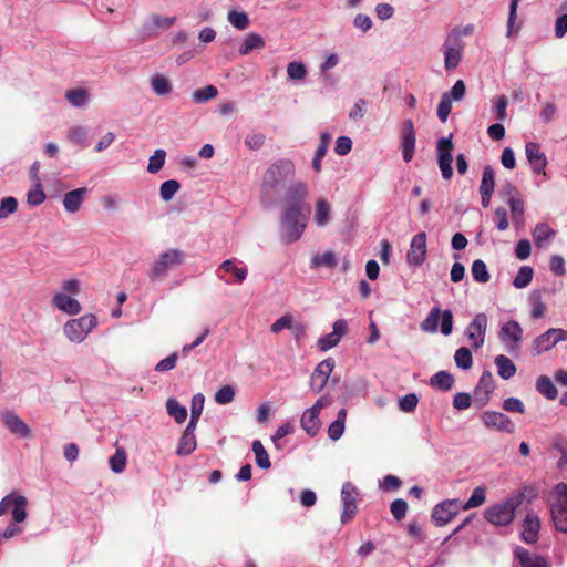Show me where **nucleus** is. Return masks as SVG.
<instances>
[{
  "label": "nucleus",
  "mask_w": 567,
  "mask_h": 567,
  "mask_svg": "<svg viewBox=\"0 0 567 567\" xmlns=\"http://www.w3.org/2000/svg\"><path fill=\"white\" fill-rule=\"evenodd\" d=\"M295 176L296 165L292 159L278 158L274 161L261 178L260 202L262 205H272Z\"/></svg>",
  "instance_id": "f257e3e1"
},
{
  "label": "nucleus",
  "mask_w": 567,
  "mask_h": 567,
  "mask_svg": "<svg viewBox=\"0 0 567 567\" xmlns=\"http://www.w3.org/2000/svg\"><path fill=\"white\" fill-rule=\"evenodd\" d=\"M309 207L287 205L282 212L280 230L286 245L296 243L305 233L308 224Z\"/></svg>",
  "instance_id": "f03ea898"
},
{
  "label": "nucleus",
  "mask_w": 567,
  "mask_h": 567,
  "mask_svg": "<svg viewBox=\"0 0 567 567\" xmlns=\"http://www.w3.org/2000/svg\"><path fill=\"white\" fill-rule=\"evenodd\" d=\"M524 494L516 493L507 498L488 506L484 511V518L492 525L505 527L513 523L516 509L522 505Z\"/></svg>",
  "instance_id": "7ed1b4c3"
},
{
  "label": "nucleus",
  "mask_w": 567,
  "mask_h": 567,
  "mask_svg": "<svg viewBox=\"0 0 567 567\" xmlns=\"http://www.w3.org/2000/svg\"><path fill=\"white\" fill-rule=\"evenodd\" d=\"M215 275L226 285H241L247 279L248 268L243 260L230 258L216 268Z\"/></svg>",
  "instance_id": "20e7f679"
},
{
  "label": "nucleus",
  "mask_w": 567,
  "mask_h": 567,
  "mask_svg": "<svg viewBox=\"0 0 567 567\" xmlns=\"http://www.w3.org/2000/svg\"><path fill=\"white\" fill-rule=\"evenodd\" d=\"M96 324L97 319L94 315H84L80 318L68 320L63 326V333L71 342L81 343Z\"/></svg>",
  "instance_id": "39448f33"
},
{
  "label": "nucleus",
  "mask_w": 567,
  "mask_h": 567,
  "mask_svg": "<svg viewBox=\"0 0 567 567\" xmlns=\"http://www.w3.org/2000/svg\"><path fill=\"white\" fill-rule=\"evenodd\" d=\"M440 319L441 333L444 336L451 334L453 330V313L449 309L442 311L439 307L430 310L426 318L420 324L421 330L427 333H435L439 330Z\"/></svg>",
  "instance_id": "423d86ee"
},
{
  "label": "nucleus",
  "mask_w": 567,
  "mask_h": 567,
  "mask_svg": "<svg viewBox=\"0 0 567 567\" xmlns=\"http://www.w3.org/2000/svg\"><path fill=\"white\" fill-rule=\"evenodd\" d=\"M183 261L184 252L178 249H168L162 252L150 270V280L156 281L164 278L171 269L182 265Z\"/></svg>",
  "instance_id": "0eeeda50"
},
{
  "label": "nucleus",
  "mask_w": 567,
  "mask_h": 567,
  "mask_svg": "<svg viewBox=\"0 0 567 567\" xmlns=\"http://www.w3.org/2000/svg\"><path fill=\"white\" fill-rule=\"evenodd\" d=\"M551 518L557 530L567 533V485L564 483H559L555 487Z\"/></svg>",
  "instance_id": "6e6552de"
},
{
  "label": "nucleus",
  "mask_w": 567,
  "mask_h": 567,
  "mask_svg": "<svg viewBox=\"0 0 567 567\" xmlns=\"http://www.w3.org/2000/svg\"><path fill=\"white\" fill-rule=\"evenodd\" d=\"M330 404V400L326 396H321L317 400V402L309 409H307L301 416L300 424L301 427L309 434L310 436L317 435L320 430L321 421L319 419V414L322 409L327 408Z\"/></svg>",
  "instance_id": "1a4fd4ad"
},
{
  "label": "nucleus",
  "mask_w": 567,
  "mask_h": 567,
  "mask_svg": "<svg viewBox=\"0 0 567 567\" xmlns=\"http://www.w3.org/2000/svg\"><path fill=\"white\" fill-rule=\"evenodd\" d=\"M488 324V317L486 313L481 312L475 315L473 320L468 323L465 329V336L467 337L471 346L477 350L483 347L485 341V334Z\"/></svg>",
  "instance_id": "9d476101"
},
{
  "label": "nucleus",
  "mask_w": 567,
  "mask_h": 567,
  "mask_svg": "<svg viewBox=\"0 0 567 567\" xmlns=\"http://www.w3.org/2000/svg\"><path fill=\"white\" fill-rule=\"evenodd\" d=\"M28 501L24 496L11 493L4 496L0 502V516L11 508L14 523H22L27 518Z\"/></svg>",
  "instance_id": "9b49d317"
},
{
  "label": "nucleus",
  "mask_w": 567,
  "mask_h": 567,
  "mask_svg": "<svg viewBox=\"0 0 567 567\" xmlns=\"http://www.w3.org/2000/svg\"><path fill=\"white\" fill-rule=\"evenodd\" d=\"M464 43L455 34H449L444 44V66L447 71H452L457 68L462 59Z\"/></svg>",
  "instance_id": "f8f14e48"
},
{
  "label": "nucleus",
  "mask_w": 567,
  "mask_h": 567,
  "mask_svg": "<svg viewBox=\"0 0 567 567\" xmlns=\"http://www.w3.org/2000/svg\"><path fill=\"white\" fill-rule=\"evenodd\" d=\"M462 509L460 499H446L437 504L432 512V519L436 526L450 523Z\"/></svg>",
  "instance_id": "ddd939ff"
},
{
  "label": "nucleus",
  "mask_w": 567,
  "mask_h": 567,
  "mask_svg": "<svg viewBox=\"0 0 567 567\" xmlns=\"http://www.w3.org/2000/svg\"><path fill=\"white\" fill-rule=\"evenodd\" d=\"M358 496H359V492L352 483L346 482L342 485V489H341V499H342V505H343V512L341 515L342 524H348L355 516L357 508H358V506H357Z\"/></svg>",
  "instance_id": "4468645a"
},
{
  "label": "nucleus",
  "mask_w": 567,
  "mask_h": 567,
  "mask_svg": "<svg viewBox=\"0 0 567 567\" xmlns=\"http://www.w3.org/2000/svg\"><path fill=\"white\" fill-rule=\"evenodd\" d=\"M450 137H442L437 141L436 150H437V164L442 173V177L444 179H450L453 175L452 168V151L453 143Z\"/></svg>",
  "instance_id": "2eb2a0df"
},
{
  "label": "nucleus",
  "mask_w": 567,
  "mask_h": 567,
  "mask_svg": "<svg viewBox=\"0 0 567 567\" xmlns=\"http://www.w3.org/2000/svg\"><path fill=\"white\" fill-rule=\"evenodd\" d=\"M565 340H567V330L551 328L534 340L533 351L535 354H540Z\"/></svg>",
  "instance_id": "dca6fc26"
},
{
  "label": "nucleus",
  "mask_w": 567,
  "mask_h": 567,
  "mask_svg": "<svg viewBox=\"0 0 567 567\" xmlns=\"http://www.w3.org/2000/svg\"><path fill=\"white\" fill-rule=\"evenodd\" d=\"M427 255V246H426V234L421 231L413 236L410 248L406 255V261L410 266L419 267L421 266Z\"/></svg>",
  "instance_id": "f3484780"
},
{
  "label": "nucleus",
  "mask_w": 567,
  "mask_h": 567,
  "mask_svg": "<svg viewBox=\"0 0 567 567\" xmlns=\"http://www.w3.org/2000/svg\"><path fill=\"white\" fill-rule=\"evenodd\" d=\"M401 150L404 162L409 163L412 161L415 152L416 135L414 124L412 120H405L402 123L401 133Z\"/></svg>",
  "instance_id": "a211bd4d"
},
{
  "label": "nucleus",
  "mask_w": 567,
  "mask_h": 567,
  "mask_svg": "<svg viewBox=\"0 0 567 567\" xmlns=\"http://www.w3.org/2000/svg\"><path fill=\"white\" fill-rule=\"evenodd\" d=\"M285 190V197L287 199V205H295L297 207H306L303 205V200L309 195V186L305 181L301 179H292Z\"/></svg>",
  "instance_id": "6ab92c4d"
},
{
  "label": "nucleus",
  "mask_w": 567,
  "mask_h": 567,
  "mask_svg": "<svg viewBox=\"0 0 567 567\" xmlns=\"http://www.w3.org/2000/svg\"><path fill=\"white\" fill-rule=\"evenodd\" d=\"M334 368V360L329 358L321 361L315 369L310 378V389L319 393L327 384L328 379Z\"/></svg>",
  "instance_id": "aec40b11"
},
{
  "label": "nucleus",
  "mask_w": 567,
  "mask_h": 567,
  "mask_svg": "<svg viewBox=\"0 0 567 567\" xmlns=\"http://www.w3.org/2000/svg\"><path fill=\"white\" fill-rule=\"evenodd\" d=\"M481 419L484 425L488 429L506 433H513L515 430V425L511 419L501 412L486 411L482 414Z\"/></svg>",
  "instance_id": "412c9836"
},
{
  "label": "nucleus",
  "mask_w": 567,
  "mask_h": 567,
  "mask_svg": "<svg viewBox=\"0 0 567 567\" xmlns=\"http://www.w3.org/2000/svg\"><path fill=\"white\" fill-rule=\"evenodd\" d=\"M332 328V332L318 340L317 346L320 351H328L340 342L341 338L348 332V322L344 319H339Z\"/></svg>",
  "instance_id": "4be33fe9"
},
{
  "label": "nucleus",
  "mask_w": 567,
  "mask_h": 567,
  "mask_svg": "<svg viewBox=\"0 0 567 567\" xmlns=\"http://www.w3.org/2000/svg\"><path fill=\"white\" fill-rule=\"evenodd\" d=\"M498 337L502 343L513 350L523 339V329L517 321L511 320L502 326Z\"/></svg>",
  "instance_id": "5701e85b"
},
{
  "label": "nucleus",
  "mask_w": 567,
  "mask_h": 567,
  "mask_svg": "<svg viewBox=\"0 0 567 567\" xmlns=\"http://www.w3.org/2000/svg\"><path fill=\"white\" fill-rule=\"evenodd\" d=\"M525 152L532 169L537 174H545L547 158L540 151L539 144L535 142H528L525 146Z\"/></svg>",
  "instance_id": "b1692460"
},
{
  "label": "nucleus",
  "mask_w": 567,
  "mask_h": 567,
  "mask_svg": "<svg viewBox=\"0 0 567 567\" xmlns=\"http://www.w3.org/2000/svg\"><path fill=\"white\" fill-rule=\"evenodd\" d=\"M52 305L69 316L79 315L82 310L81 303L64 292H58L52 298Z\"/></svg>",
  "instance_id": "393cba45"
},
{
  "label": "nucleus",
  "mask_w": 567,
  "mask_h": 567,
  "mask_svg": "<svg viewBox=\"0 0 567 567\" xmlns=\"http://www.w3.org/2000/svg\"><path fill=\"white\" fill-rule=\"evenodd\" d=\"M1 420L11 433L19 437H28L30 435V427L13 412H4L1 414Z\"/></svg>",
  "instance_id": "a878e982"
},
{
  "label": "nucleus",
  "mask_w": 567,
  "mask_h": 567,
  "mask_svg": "<svg viewBox=\"0 0 567 567\" xmlns=\"http://www.w3.org/2000/svg\"><path fill=\"white\" fill-rule=\"evenodd\" d=\"M540 528L539 518L528 513L523 523L522 539L527 544H534L538 539V533Z\"/></svg>",
  "instance_id": "bb28decb"
},
{
  "label": "nucleus",
  "mask_w": 567,
  "mask_h": 567,
  "mask_svg": "<svg viewBox=\"0 0 567 567\" xmlns=\"http://www.w3.org/2000/svg\"><path fill=\"white\" fill-rule=\"evenodd\" d=\"M176 22L175 17H163L159 14H152L150 22L145 23L144 30L148 34H157L159 31L168 30Z\"/></svg>",
  "instance_id": "cd10ccee"
},
{
  "label": "nucleus",
  "mask_w": 567,
  "mask_h": 567,
  "mask_svg": "<svg viewBox=\"0 0 567 567\" xmlns=\"http://www.w3.org/2000/svg\"><path fill=\"white\" fill-rule=\"evenodd\" d=\"M89 193L87 188L81 187L68 192L63 197V207L68 213H76Z\"/></svg>",
  "instance_id": "c85d7f7f"
},
{
  "label": "nucleus",
  "mask_w": 567,
  "mask_h": 567,
  "mask_svg": "<svg viewBox=\"0 0 567 567\" xmlns=\"http://www.w3.org/2000/svg\"><path fill=\"white\" fill-rule=\"evenodd\" d=\"M515 557L519 561L522 567H547L548 564L546 559L539 555L530 554L527 549L523 547H517L515 549Z\"/></svg>",
  "instance_id": "c756f323"
},
{
  "label": "nucleus",
  "mask_w": 567,
  "mask_h": 567,
  "mask_svg": "<svg viewBox=\"0 0 567 567\" xmlns=\"http://www.w3.org/2000/svg\"><path fill=\"white\" fill-rule=\"evenodd\" d=\"M265 45H266V41L260 34H258L256 32H249L244 38V40L238 49V53L243 56L248 55L254 50L264 49Z\"/></svg>",
  "instance_id": "7c9ffc66"
},
{
  "label": "nucleus",
  "mask_w": 567,
  "mask_h": 567,
  "mask_svg": "<svg viewBox=\"0 0 567 567\" xmlns=\"http://www.w3.org/2000/svg\"><path fill=\"white\" fill-rule=\"evenodd\" d=\"M331 219V205L324 198H318L315 204L313 220L318 227H324Z\"/></svg>",
  "instance_id": "2f4dec72"
},
{
  "label": "nucleus",
  "mask_w": 567,
  "mask_h": 567,
  "mask_svg": "<svg viewBox=\"0 0 567 567\" xmlns=\"http://www.w3.org/2000/svg\"><path fill=\"white\" fill-rule=\"evenodd\" d=\"M330 141H331V135L328 132H321L320 143L316 150V153H315V156H313V159L311 163L312 168L317 173H319L321 171V162L327 154Z\"/></svg>",
  "instance_id": "473e14b6"
},
{
  "label": "nucleus",
  "mask_w": 567,
  "mask_h": 567,
  "mask_svg": "<svg viewBox=\"0 0 567 567\" xmlns=\"http://www.w3.org/2000/svg\"><path fill=\"white\" fill-rule=\"evenodd\" d=\"M337 257L333 251H324L323 254H317L313 255L310 260V268L318 269V268H328L333 269L337 266Z\"/></svg>",
  "instance_id": "72a5a7b5"
},
{
  "label": "nucleus",
  "mask_w": 567,
  "mask_h": 567,
  "mask_svg": "<svg viewBox=\"0 0 567 567\" xmlns=\"http://www.w3.org/2000/svg\"><path fill=\"white\" fill-rule=\"evenodd\" d=\"M150 82L153 92L157 95H167L173 91L172 82L164 74H154Z\"/></svg>",
  "instance_id": "f704fd0d"
},
{
  "label": "nucleus",
  "mask_w": 567,
  "mask_h": 567,
  "mask_svg": "<svg viewBox=\"0 0 567 567\" xmlns=\"http://www.w3.org/2000/svg\"><path fill=\"white\" fill-rule=\"evenodd\" d=\"M555 230L548 224H537L533 231V238L536 247L542 248L546 241L555 236Z\"/></svg>",
  "instance_id": "c9c22d12"
},
{
  "label": "nucleus",
  "mask_w": 567,
  "mask_h": 567,
  "mask_svg": "<svg viewBox=\"0 0 567 567\" xmlns=\"http://www.w3.org/2000/svg\"><path fill=\"white\" fill-rule=\"evenodd\" d=\"M454 377L446 371H439L430 379V384L441 391H450L454 385Z\"/></svg>",
  "instance_id": "e433bc0d"
},
{
  "label": "nucleus",
  "mask_w": 567,
  "mask_h": 567,
  "mask_svg": "<svg viewBox=\"0 0 567 567\" xmlns=\"http://www.w3.org/2000/svg\"><path fill=\"white\" fill-rule=\"evenodd\" d=\"M495 364L497 367L498 375L508 380L516 373V367L506 355L499 354L495 358Z\"/></svg>",
  "instance_id": "4c0bfd02"
},
{
  "label": "nucleus",
  "mask_w": 567,
  "mask_h": 567,
  "mask_svg": "<svg viewBox=\"0 0 567 567\" xmlns=\"http://www.w3.org/2000/svg\"><path fill=\"white\" fill-rule=\"evenodd\" d=\"M65 99L74 107H83L90 101V93L85 89H73L65 92Z\"/></svg>",
  "instance_id": "58836bf2"
},
{
  "label": "nucleus",
  "mask_w": 567,
  "mask_h": 567,
  "mask_svg": "<svg viewBox=\"0 0 567 567\" xmlns=\"http://www.w3.org/2000/svg\"><path fill=\"white\" fill-rule=\"evenodd\" d=\"M196 446H197V441H196L195 434H189V433L183 432V434L178 441L176 454L179 456H187L196 450Z\"/></svg>",
  "instance_id": "ea45409f"
},
{
  "label": "nucleus",
  "mask_w": 567,
  "mask_h": 567,
  "mask_svg": "<svg viewBox=\"0 0 567 567\" xmlns=\"http://www.w3.org/2000/svg\"><path fill=\"white\" fill-rule=\"evenodd\" d=\"M536 390L548 400H554L558 395V391L550 380L546 375H540L536 381Z\"/></svg>",
  "instance_id": "a19ab883"
},
{
  "label": "nucleus",
  "mask_w": 567,
  "mask_h": 567,
  "mask_svg": "<svg viewBox=\"0 0 567 567\" xmlns=\"http://www.w3.org/2000/svg\"><path fill=\"white\" fill-rule=\"evenodd\" d=\"M166 411L177 423H183L187 419V410L181 405L174 398L166 401Z\"/></svg>",
  "instance_id": "79ce46f5"
},
{
  "label": "nucleus",
  "mask_w": 567,
  "mask_h": 567,
  "mask_svg": "<svg viewBox=\"0 0 567 567\" xmlns=\"http://www.w3.org/2000/svg\"><path fill=\"white\" fill-rule=\"evenodd\" d=\"M486 501V488L483 486H477L474 488L471 497L463 504L462 509L468 511L472 508H477L483 505Z\"/></svg>",
  "instance_id": "37998d69"
},
{
  "label": "nucleus",
  "mask_w": 567,
  "mask_h": 567,
  "mask_svg": "<svg viewBox=\"0 0 567 567\" xmlns=\"http://www.w3.org/2000/svg\"><path fill=\"white\" fill-rule=\"evenodd\" d=\"M494 390V379L489 371H484L480 378L478 384L475 389V396L481 393L484 394L483 400H487L488 394Z\"/></svg>",
  "instance_id": "c03bdc74"
},
{
  "label": "nucleus",
  "mask_w": 567,
  "mask_h": 567,
  "mask_svg": "<svg viewBox=\"0 0 567 567\" xmlns=\"http://www.w3.org/2000/svg\"><path fill=\"white\" fill-rule=\"evenodd\" d=\"M471 274L473 279L480 284H486L491 278L486 264L481 259H476L473 261L471 267Z\"/></svg>",
  "instance_id": "a18cd8bd"
},
{
  "label": "nucleus",
  "mask_w": 567,
  "mask_h": 567,
  "mask_svg": "<svg viewBox=\"0 0 567 567\" xmlns=\"http://www.w3.org/2000/svg\"><path fill=\"white\" fill-rule=\"evenodd\" d=\"M228 22L237 30H246L249 27V18L244 11L231 10L227 16Z\"/></svg>",
  "instance_id": "49530a36"
},
{
  "label": "nucleus",
  "mask_w": 567,
  "mask_h": 567,
  "mask_svg": "<svg viewBox=\"0 0 567 567\" xmlns=\"http://www.w3.org/2000/svg\"><path fill=\"white\" fill-rule=\"evenodd\" d=\"M109 463H110L111 470L114 473H117V474L123 473L126 467V463H127V457H126L125 451L120 447L116 449L115 454L110 457Z\"/></svg>",
  "instance_id": "de8ad7c7"
},
{
  "label": "nucleus",
  "mask_w": 567,
  "mask_h": 567,
  "mask_svg": "<svg viewBox=\"0 0 567 567\" xmlns=\"http://www.w3.org/2000/svg\"><path fill=\"white\" fill-rule=\"evenodd\" d=\"M218 94V90L216 86L209 84L205 87L197 89L193 92V101L195 103H205L214 97H216Z\"/></svg>",
  "instance_id": "09e8293b"
},
{
  "label": "nucleus",
  "mask_w": 567,
  "mask_h": 567,
  "mask_svg": "<svg viewBox=\"0 0 567 567\" xmlns=\"http://www.w3.org/2000/svg\"><path fill=\"white\" fill-rule=\"evenodd\" d=\"M455 363L463 370H468L473 364V357L470 349L461 347L455 351L454 354Z\"/></svg>",
  "instance_id": "8fccbe9b"
},
{
  "label": "nucleus",
  "mask_w": 567,
  "mask_h": 567,
  "mask_svg": "<svg viewBox=\"0 0 567 567\" xmlns=\"http://www.w3.org/2000/svg\"><path fill=\"white\" fill-rule=\"evenodd\" d=\"M252 451L256 456V463L260 468H269L271 463L268 453L266 452L262 443L259 440L252 442Z\"/></svg>",
  "instance_id": "3c124183"
},
{
  "label": "nucleus",
  "mask_w": 567,
  "mask_h": 567,
  "mask_svg": "<svg viewBox=\"0 0 567 567\" xmlns=\"http://www.w3.org/2000/svg\"><path fill=\"white\" fill-rule=\"evenodd\" d=\"M495 188V172L492 166L484 167L480 192L494 193Z\"/></svg>",
  "instance_id": "603ef678"
},
{
  "label": "nucleus",
  "mask_w": 567,
  "mask_h": 567,
  "mask_svg": "<svg viewBox=\"0 0 567 567\" xmlns=\"http://www.w3.org/2000/svg\"><path fill=\"white\" fill-rule=\"evenodd\" d=\"M533 275H534V271L530 267H528V266L520 267L513 280L514 287H516L518 289L527 287L533 279Z\"/></svg>",
  "instance_id": "864d4df0"
},
{
  "label": "nucleus",
  "mask_w": 567,
  "mask_h": 567,
  "mask_svg": "<svg viewBox=\"0 0 567 567\" xmlns=\"http://www.w3.org/2000/svg\"><path fill=\"white\" fill-rule=\"evenodd\" d=\"M166 158V152L164 150H156L154 154L150 157L148 165H147V172L151 174L158 173L164 164Z\"/></svg>",
  "instance_id": "5fc2aeb1"
},
{
  "label": "nucleus",
  "mask_w": 567,
  "mask_h": 567,
  "mask_svg": "<svg viewBox=\"0 0 567 567\" xmlns=\"http://www.w3.org/2000/svg\"><path fill=\"white\" fill-rule=\"evenodd\" d=\"M235 388L233 385H224L215 393V402L220 405L229 404L235 399Z\"/></svg>",
  "instance_id": "6e6d98bb"
},
{
  "label": "nucleus",
  "mask_w": 567,
  "mask_h": 567,
  "mask_svg": "<svg viewBox=\"0 0 567 567\" xmlns=\"http://www.w3.org/2000/svg\"><path fill=\"white\" fill-rule=\"evenodd\" d=\"M181 185L176 179H168L164 182L159 187L161 198L165 202L171 200Z\"/></svg>",
  "instance_id": "4d7b16f0"
},
{
  "label": "nucleus",
  "mask_w": 567,
  "mask_h": 567,
  "mask_svg": "<svg viewBox=\"0 0 567 567\" xmlns=\"http://www.w3.org/2000/svg\"><path fill=\"white\" fill-rule=\"evenodd\" d=\"M288 78L292 81H302L307 76L306 65L301 62H290L287 65Z\"/></svg>",
  "instance_id": "13d9d810"
},
{
  "label": "nucleus",
  "mask_w": 567,
  "mask_h": 567,
  "mask_svg": "<svg viewBox=\"0 0 567 567\" xmlns=\"http://www.w3.org/2000/svg\"><path fill=\"white\" fill-rule=\"evenodd\" d=\"M68 138L74 144L85 147L87 145V130L83 126H73L69 130Z\"/></svg>",
  "instance_id": "bf43d9fd"
},
{
  "label": "nucleus",
  "mask_w": 567,
  "mask_h": 567,
  "mask_svg": "<svg viewBox=\"0 0 567 567\" xmlns=\"http://www.w3.org/2000/svg\"><path fill=\"white\" fill-rule=\"evenodd\" d=\"M27 199L31 206H38L44 202L45 194L42 190L40 181L35 182L33 188L28 192Z\"/></svg>",
  "instance_id": "052dcab7"
},
{
  "label": "nucleus",
  "mask_w": 567,
  "mask_h": 567,
  "mask_svg": "<svg viewBox=\"0 0 567 567\" xmlns=\"http://www.w3.org/2000/svg\"><path fill=\"white\" fill-rule=\"evenodd\" d=\"M508 101L505 95L497 96L493 103V113L495 118L504 121L507 117Z\"/></svg>",
  "instance_id": "680f3d73"
},
{
  "label": "nucleus",
  "mask_w": 567,
  "mask_h": 567,
  "mask_svg": "<svg viewBox=\"0 0 567 567\" xmlns=\"http://www.w3.org/2000/svg\"><path fill=\"white\" fill-rule=\"evenodd\" d=\"M452 110V100L450 94H443L437 105V117L441 122H446Z\"/></svg>",
  "instance_id": "e2e57ef3"
},
{
  "label": "nucleus",
  "mask_w": 567,
  "mask_h": 567,
  "mask_svg": "<svg viewBox=\"0 0 567 567\" xmlns=\"http://www.w3.org/2000/svg\"><path fill=\"white\" fill-rule=\"evenodd\" d=\"M417 403H419L417 395L415 393H409L399 400V409L402 412L411 413L416 409Z\"/></svg>",
  "instance_id": "0e129e2a"
},
{
  "label": "nucleus",
  "mask_w": 567,
  "mask_h": 567,
  "mask_svg": "<svg viewBox=\"0 0 567 567\" xmlns=\"http://www.w3.org/2000/svg\"><path fill=\"white\" fill-rule=\"evenodd\" d=\"M18 207V202L14 197H6L0 204V219L7 218L10 214L14 213Z\"/></svg>",
  "instance_id": "69168bd1"
},
{
  "label": "nucleus",
  "mask_w": 567,
  "mask_h": 567,
  "mask_svg": "<svg viewBox=\"0 0 567 567\" xmlns=\"http://www.w3.org/2000/svg\"><path fill=\"white\" fill-rule=\"evenodd\" d=\"M390 511L396 520H401L406 515L408 503L404 499H395L391 503Z\"/></svg>",
  "instance_id": "338daca9"
},
{
  "label": "nucleus",
  "mask_w": 567,
  "mask_h": 567,
  "mask_svg": "<svg viewBox=\"0 0 567 567\" xmlns=\"http://www.w3.org/2000/svg\"><path fill=\"white\" fill-rule=\"evenodd\" d=\"M293 323V318L291 315L287 313L277 319L270 327L271 332L279 333L284 329H291Z\"/></svg>",
  "instance_id": "774afa93"
}]
</instances>
